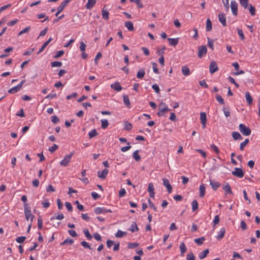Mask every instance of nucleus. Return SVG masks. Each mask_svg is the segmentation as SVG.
I'll list each match as a JSON object with an SVG mask.
<instances>
[{
	"label": "nucleus",
	"instance_id": "4468645a",
	"mask_svg": "<svg viewBox=\"0 0 260 260\" xmlns=\"http://www.w3.org/2000/svg\"><path fill=\"white\" fill-rule=\"evenodd\" d=\"M218 19L223 26H226V18L225 14L221 13L218 14Z\"/></svg>",
	"mask_w": 260,
	"mask_h": 260
},
{
	"label": "nucleus",
	"instance_id": "864d4df0",
	"mask_svg": "<svg viewBox=\"0 0 260 260\" xmlns=\"http://www.w3.org/2000/svg\"><path fill=\"white\" fill-rule=\"evenodd\" d=\"M130 2L136 3L139 8H142L143 5L141 3V0H129Z\"/></svg>",
	"mask_w": 260,
	"mask_h": 260
},
{
	"label": "nucleus",
	"instance_id": "ddd939ff",
	"mask_svg": "<svg viewBox=\"0 0 260 260\" xmlns=\"http://www.w3.org/2000/svg\"><path fill=\"white\" fill-rule=\"evenodd\" d=\"M110 87L111 88L113 89L116 91H119L121 90H122V87L120 85V83L119 82H116L113 84H112L110 85Z\"/></svg>",
	"mask_w": 260,
	"mask_h": 260
},
{
	"label": "nucleus",
	"instance_id": "b1692460",
	"mask_svg": "<svg viewBox=\"0 0 260 260\" xmlns=\"http://www.w3.org/2000/svg\"><path fill=\"white\" fill-rule=\"evenodd\" d=\"M123 102L125 105L128 107L129 108L131 107V102L129 100L128 96L127 95H123Z\"/></svg>",
	"mask_w": 260,
	"mask_h": 260
},
{
	"label": "nucleus",
	"instance_id": "c03bdc74",
	"mask_svg": "<svg viewBox=\"0 0 260 260\" xmlns=\"http://www.w3.org/2000/svg\"><path fill=\"white\" fill-rule=\"evenodd\" d=\"M74 240L70 238L66 239L64 241L60 243L61 245H64L67 243H69L70 245H71L73 243Z\"/></svg>",
	"mask_w": 260,
	"mask_h": 260
},
{
	"label": "nucleus",
	"instance_id": "5701e85b",
	"mask_svg": "<svg viewBox=\"0 0 260 260\" xmlns=\"http://www.w3.org/2000/svg\"><path fill=\"white\" fill-rule=\"evenodd\" d=\"M96 0H88V2L86 5V8L87 9H91L95 5Z\"/></svg>",
	"mask_w": 260,
	"mask_h": 260
},
{
	"label": "nucleus",
	"instance_id": "0e129e2a",
	"mask_svg": "<svg viewBox=\"0 0 260 260\" xmlns=\"http://www.w3.org/2000/svg\"><path fill=\"white\" fill-rule=\"evenodd\" d=\"M152 68H153V72L155 74H158V68L157 67L156 63H155V62H152Z\"/></svg>",
	"mask_w": 260,
	"mask_h": 260
},
{
	"label": "nucleus",
	"instance_id": "79ce46f5",
	"mask_svg": "<svg viewBox=\"0 0 260 260\" xmlns=\"http://www.w3.org/2000/svg\"><path fill=\"white\" fill-rule=\"evenodd\" d=\"M64 218L63 215L62 213H59L56 217H52L50 218L51 221L54 219L62 220Z\"/></svg>",
	"mask_w": 260,
	"mask_h": 260
},
{
	"label": "nucleus",
	"instance_id": "c9c22d12",
	"mask_svg": "<svg viewBox=\"0 0 260 260\" xmlns=\"http://www.w3.org/2000/svg\"><path fill=\"white\" fill-rule=\"evenodd\" d=\"M249 141L248 139H246L244 142L241 143L240 145V149L243 150L244 147L248 144Z\"/></svg>",
	"mask_w": 260,
	"mask_h": 260
},
{
	"label": "nucleus",
	"instance_id": "473e14b6",
	"mask_svg": "<svg viewBox=\"0 0 260 260\" xmlns=\"http://www.w3.org/2000/svg\"><path fill=\"white\" fill-rule=\"evenodd\" d=\"M20 88L17 85L14 87L11 88L8 90L9 93L14 94L18 92Z\"/></svg>",
	"mask_w": 260,
	"mask_h": 260
},
{
	"label": "nucleus",
	"instance_id": "603ef678",
	"mask_svg": "<svg viewBox=\"0 0 260 260\" xmlns=\"http://www.w3.org/2000/svg\"><path fill=\"white\" fill-rule=\"evenodd\" d=\"M216 99L217 101L221 104L223 105L224 104V100L223 99L221 95L219 94H216Z\"/></svg>",
	"mask_w": 260,
	"mask_h": 260
},
{
	"label": "nucleus",
	"instance_id": "bf43d9fd",
	"mask_svg": "<svg viewBox=\"0 0 260 260\" xmlns=\"http://www.w3.org/2000/svg\"><path fill=\"white\" fill-rule=\"evenodd\" d=\"M81 244L83 247H84L85 248L91 249V248L90 245L87 242H86L85 241H82L81 242Z\"/></svg>",
	"mask_w": 260,
	"mask_h": 260
},
{
	"label": "nucleus",
	"instance_id": "052dcab7",
	"mask_svg": "<svg viewBox=\"0 0 260 260\" xmlns=\"http://www.w3.org/2000/svg\"><path fill=\"white\" fill-rule=\"evenodd\" d=\"M30 29V27L29 26L26 27L25 28H24L23 30L19 31V33L18 34V35L21 36V35H22L24 33H27L29 30Z\"/></svg>",
	"mask_w": 260,
	"mask_h": 260
},
{
	"label": "nucleus",
	"instance_id": "774afa93",
	"mask_svg": "<svg viewBox=\"0 0 260 260\" xmlns=\"http://www.w3.org/2000/svg\"><path fill=\"white\" fill-rule=\"evenodd\" d=\"M152 88L155 90L156 93H159L160 91L159 87L158 85L156 84H153L152 86Z\"/></svg>",
	"mask_w": 260,
	"mask_h": 260
},
{
	"label": "nucleus",
	"instance_id": "58836bf2",
	"mask_svg": "<svg viewBox=\"0 0 260 260\" xmlns=\"http://www.w3.org/2000/svg\"><path fill=\"white\" fill-rule=\"evenodd\" d=\"M165 50L166 47L165 46H163L160 49L157 48V54L160 56H164Z\"/></svg>",
	"mask_w": 260,
	"mask_h": 260
},
{
	"label": "nucleus",
	"instance_id": "20e7f679",
	"mask_svg": "<svg viewBox=\"0 0 260 260\" xmlns=\"http://www.w3.org/2000/svg\"><path fill=\"white\" fill-rule=\"evenodd\" d=\"M239 130L244 136H249L251 134V129L244 124L241 123L239 125Z\"/></svg>",
	"mask_w": 260,
	"mask_h": 260
},
{
	"label": "nucleus",
	"instance_id": "72a5a7b5",
	"mask_svg": "<svg viewBox=\"0 0 260 260\" xmlns=\"http://www.w3.org/2000/svg\"><path fill=\"white\" fill-rule=\"evenodd\" d=\"M139 150H136L134 153H133V157L137 161H139L141 159V157L140 156V155L139 154Z\"/></svg>",
	"mask_w": 260,
	"mask_h": 260
},
{
	"label": "nucleus",
	"instance_id": "37998d69",
	"mask_svg": "<svg viewBox=\"0 0 260 260\" xmlns=\"http://www.w3.org/2000/svg\"><path fill=\"white\" fill-rule=\"evenodd\" d=\"M240 4L244 9H247L249 6L248 0H239Z\"/></svg>",
	"mask_w": 260,
	"mask_h": 260
},
{
	"label": "nucleus",
	"instance_id": "f3484780",
	"mask_svg": "<svg viewBox=\"0 0 260 260\" xmlns=\"http://www.w3.org/2000/svg\"><path fill=\"white\" fill-rule=\"evenodd\" d=\"M225 233V229L224 228H222L220 229V231L218 232V234L217 236V239L218 240H221L224 236Z\"/></svg>",
	"mask_w": 260,
	"mask_h": 260
},
{
	"label": "nucleus",
	"instance_id": "aec40b11",
	"mask_svg": "<svg viewBox=\"0 0 260 260\" xmlns=\"http://www.w3.org/2000/svg\"><path fill=\"white\" fill-rule=\"evenodd\" d=\"M232 136L235 140H242L243 139L240 134L237 132H233L232 134Z\"/></svg>",
	"mask_w": 260,
	"mask_h": 260
},
{
	"label": "nucleus",
	"instance_id": "9b49d317",
	"mask_svg": "<svg viewBox=\"0 0 260 260\" xmlns=\"http://www.w3.org/2000/svg\"><path fill=\"white\" fill-rule=\"evenodd\" d=\"M167 40H168L170 45L171 46H174V47L176 46L178 44V42H179V38H169L167 39Z\"/></svg>",
	"mask_w": 260,
	"mask_h": 260
},
{
	"label": "nucleus",
	"instance_id": "3c124183",
	"mask_svg": "<svg viewBox=\"0 0 260 260\" xmlns=\"http://www.w3.org/2000/svg\"><path fill=\"white\" fill-rule=\"evenodd\" d=\"M200 119H201V122H206L207 121L206 114L205 112H201Z\"/></svg>",
	"mask_w": 260,
	"mask_h": 260
},
{
	"label": "nucleus",
	"instance_id": "ea45409f",
	"mask_svg": "<svg viewBox=\"0 0 260 260\" xmlns=\"http://www.w3.org/2000/svg\"><path fill=\"white\" fill-rule=\"evenodd\" d=\"M98 135V133H97L95 129H93L91 131L89 132L88 135L89 137V138H92Z\"/></svg>",
	"mask_w": 260,
	"mask_h": 260
},
{
	"label": "nucleus",
	"instance_id": "6ab92c4d",
	"mask_svg": "<svg viewBox=\"0 0 260 260\" xmlns=\"http://www.w3.org/2000/svg\"><path fill=\"white\" fill-rule=\"evenodd\" d=\"M124 25L129 31H133L134 30L133 23L130 21L125 22Z\"/></svg>",
	"mask_w": 260,
	"mask_h": 260
},
{
	"label": "nucleus",
	"instance_id": "13d9d810",
	"mask_svg": "<svg viewBox=\"0 0 260 260\" xmlns=\"http://www.w3.org/2000/svg\"><path fill=\"white\" fill-rule=\"evenodd\" d=\"M186 259L187 260H196L195 257L192 252H190L186 255Z\"/></svg>",
	"mask_w": 260,
	"mask_h": 260
},
{
	"label": "nucleus",
	"instance_id": "bb28decb",
	"mask_svg": "<svg viewBox=\"0 0 260 260\" xmlns=\"http://www.w3.org/2000/svg\"><path fill=\"white\" fill-rule=\"evenodd\" d=\"M209 250L208 249H207L202 252H201L199 254V257L200 259H203L206 257L207 254L209 253Z\"/></svg>",
	"mask_w": 260,
	"mask_h": 260
},
{
	"label": "nucleus",
	"instance_id": "e433bc0d",
	"mask_svg": "<svg viewBox=\"0 0 260 260\" xmlns=\"http://www.w3.org/2000/svg\"><path fill=\"white\" fill-rule=\"evenodd\" d=\"M212 22L209 19H207L206 21V30L209 31L212 29Z\"/></svg>",
	"mask_w": 260,
	"mask_h": 260
},
{
	"label": "nucleus",
	"instance_id": "8fccbe9b",
	"mask_svg": "<svg viewBox=\"0 0 260 260\" xmlns=\"http://www.w3.org/2000/svg\"><path fill=\"white\" fill-rule=\"evenodd\" d=\"M62 62L58 61H55L51 62L52 67H60L62 66Z\"/></svg>",
	"mask_w": 260,
	"mask_h": 260
},
{
	"label": "nucleus",
	"instance_id": "e2e57ef3",
	"mask_svg": "<svg viewBox=\"0 0 260 260\" xmlns=\"http://www.w3.org/2000/svg\"><path fill=\"white\" fill-rule=\"evenodd\" d=\"M58 148V145H57L56 144H53V145L50 147L49 148V151L51 152V153H53L55 151H56Z\"/></svg>",
	"mask_w": 260,
	"mask_h": 260
},
{
	"label": "nucleus",
	"instance_id": "09e8293b",
	"mask_svg": "<svg viewBox=\"0 0 260 260\" xmlns=\"http://www.w3.org/2000/svg\"><path fill=\"white\" fill-rule=\"evenodd\" d=\"M208 45L211 49L212 50H214V40H211L209 38H207Z\"/></svg>",
	"mask_w": 260,
	"mask_h": 260
},
{
	"label": "nucleus",
	"instance_id": "4d7b16f0",
	"mask_svg": "<svg viewBox=\"0 0 260 260\" xmlns=\"http://www.w3.org/2000/svg\"><path fill=\"white\" fill-rule=\"evenodd\" d=\"M249 7V11L252 16H254L255 14V9L251 5L248 6Z\"/></svg>",
	"mask_w": 260,
	"mask_h": 260
},
{
	"label": "nucleus",
	"instance_id": "2f4dec72",
	"mask_svg": "<svg viewBox=\"0 0 260 260\" xmlns=\"http://www.w3.org/2000/svg\"><path fill=\"white\" fill-rule=\"evenodd\" d=\"M179 249L180 250L181 255H183L184 253L186 252V250H187L186 246L183 242H182L180 244V245L179 246Z\"/></svg>",
	"mask_w": 260,
	"mask_h": 260
},
{
	"label": "nucleus",
	"instance_id": "7c9ffc66",
	"mask_svg": "<svg viewBox=\"0 0 260 260\" xmlns=\"http://www.w3.org/2000/svg\"><path fill=\"white\" fill-rule=\"evenodd\" d=\"M71 0H64L62 2L60 6L58 7L59 11H62Z\"/></svg>",
	"mask_w": 260,
	"mask_h": 260
},
{
	"label": "nucleus",
	"instance_id": "a19ab883",
	"mask_svg": "<svg viewBox=\"0 0 260 260\" xmlns=\"http://www.w3.org/2000/svg\"><path fill=\"white\" fill-rule=\"evenodd\" d=\"M198 209V203L197 200H194L192 202V210L195 211Z\"/></svg>",
	"mask_w": 260,
	"mask_h": 260
},
{
	"label": "nucleus",
	"instance_id": "5fc2aeb1",
	"mask_svg": "<svg viewBox=\"0 0 260 260\" xmlns=\"http://www.w3.org/2000/svg\"><path fill=\"white\" fill-rule=\"evenodd\" d=\"M43 226V220L41 216H39L38 218V229L41 230Z\"/></svg>",
	"mask_w": 260,
	"mask_h": 260
},
{
	"label": "nucleus",
	"instance_id": "f257e3e1",
	"mask_svg": "<svg viewBox=\"0 0 260 260\" xmlns=\"http://www.w3.org/2000/svg\"><path fill=\"white\" fill-rule=\"evenodd\" d=\"M24 210L26 219L27 220L30 219V223H31L35 218V216L31 214L30 207L28 206L27 203L24 204Z\"/></svg>",
	"mask_w": 260,
	"mask_h": 260
},
{
	"label": "nucleus",
	"instance_id": "a211bd4d",
	"mask_svg": "<svg viewBox=\"0 0 260 260\" xmlns=\"http://www.w3.org/2000/svg\"><path fill=\"white\" fill-rule=\"evenodd\" d=\"M52 40V38H50L46 42H45L43 45H42V46L41 47V48L40 49V50H39V51L37 52V54H39V53H40L41 52H42L44 49L46 47V46L49 44V43Z\"/></svg>",
	"mask_w": 260,
	"mask_h": 260
},
{
	"label": "nucleus",
	"instance_id": "4c0bfd02",
	"mask_svg": "<svg viewBox=\"0 0 260 260\" xmlns=\"http://www.w3.org/2000/svg\"><path fill=\"white\" fill-rule=\"evenodd\" d=\"M109 125V122L107 119L101 120V127L103 129L106 128Z\"/></svg>",
	"mask_w": 260,
	"mask_h": 260
},
{
	"label": "nucleus",
	"instance_id": "f03ea898",
	"mask_svg": "<svg viewBox=\"0 0 260 260\" xmlns=\"http://www.w3.org/2000/svg\"><path fill=\"white\" fill-rule=\"evenodd\" d=\"M159 111L157 112V115L159 116H162L164 115V112H167L170 111L168 106L163 102L161 103L158 106Z\"/></svg>",
	"mask_w": 260,
	"mask_h": 260
},
{
	"label": "nucleus",
	"instance_id": "dca6fc26",
	"mask_svg": "<svg viewBox=\"0 0 260 260\" xmlns=\"http://www.w3.org/2000/svg\"><path fill=\"white\" fill-rule=\"evenodd\" d=\"M210 184L212 186L214 190H216L217 188L220 186V183L210 179Z\"/></svg>",
	"mask_w": 260,
	"mask_h": 260
},
{
	"label": "nucleus",
	"instance_id": "680f3d73",
	"mask_svg": "<svg viewBox=\"0 0 260 260\" xmlns=\"http://www.w3.org/2000/svg\"><path fill=\"white\" fill-rule=\"evenodd\" d=\"M237 31H238V34L239 35V36H240V38L241 40H244L245 39V37H244V34L242 31V30L241 29H240V28H238L237 29Z\"/></svg>",
	"mask_w": 260,
	"mask_h": 260
},
{
	"label": "nucleus",
	"instance_id": "c756f323",
	"mask_svg": "<svg viewBox=\"0 0 260 260\" xmlns=\"http://www.w3.org/2000/svg\"><path fill=\"white\" fill-rule=\"evenodd\" d=\"M129 230L133 233L139 231L137 224L136 222H133V223L131 224L130 228L129 229Z\"/></svg>",
	"mask_w": 260,
	"mask_h": 260
},
{
	"label": "nucleus",
	"instance_id": "69168bd1",
	"mask_svg": "<svg viewBox=\"0 0 260 260\" xmlns=\"http://www.w3.org/2000/svg\"><path fill=\"white\" fill-rule=\"evenodd\" d=\"M26 237L25 236H21L17 237L16 240L17 243H23Z\"/></svg>",
	"mask_w": 260,
	"mask_h": 260
},
{
	"label": "nucleus",
	"instance_id": "338daca9",
	"mask_svg": "<svg viewBox=\"0 0 260 260\" xmlns=\"http://www.w3.org/2000/svg\"><path fill=\"white\" fill-rule=\"evenodd\" d=\"M64 52L63 50L58 51V52H57L56 54L54 56V57L55 58H59L60 56H61L62 55H63L64 54Z\"/></svg>",
	"mask_w": 260,
	"mask_h": 260
},
{
	"label": "nucleus",
	"instance_id": "0eeeda50",
	"mask_svg": "<svg viewBox=\"0 0 260 260\" xmlns=\"http://www.w3.org/2000/svg\"><path fill=\"white\" fill-rule=\"evenodd\" d=\"M231 8L232 13L234 16H237L238 14V4L235 1H232L231 2Z\"/></svg>",
	"mask_w": 260,
	"mask_h": 260
},
{
	"label": "nucleus",
	"instance_id": "7ed1b4c3",
	"mask_svg": "<svg viewBox=\"0 0 260 260\" xmlns=\"http://www.w3.org/2000/svg\"><path fill=\"white\" fill-rule=\"evenodd\" d=\"M74 152L72 151L69 155H66L64 158L59 162L60 166L63 167H67L69 165L72 156L74 155Z\"/></svg>",
	"mask_w": 260,
	"mask_h": 260
},
{
	"label": "nucleus",
	"instance_id": "6e6d98bb",
	"mask_svg": "<svg viewBox=\"0 0 260 260\" xmlns=\"http://www.w3.org/2000/svg\"><path fill=\"white\" fill-rule=\"evenodd\" d=\"M138 245H139V244L137 243H131V242H129L127 244V247L129 249L135 248L138 247Z\"/></svg>",
	"mask_w": 260,
	"mask_h": 260
},
{
	"label": "nucleus",
	"instance_id": "4be33fe9",
	"mask_svg": "<svg viewBox=\"0 0 260 260\" xmlns=\"http://www.w3.org/2000/svg\"><path fill=\"white\" fill-rule=\"evenodd\" d=\"M199 190H200L199 196L200 198H203L205 196V190H206V188H205V185L204 184H202L200 186Z\"/></svg>",
	"mask_w": 260,
	"mask_h": 260
},
{
	"label": "nucleus",
	"instance_id": "1a4fd4ad",
	"mask_svg": "<svg viewBox=\"0 0 260 260\" xmlns=\"http://www.w3.org/2000/svg\"><path fill=\"white\" fill-rule=\"evenodd\" d=\"M163 184L167 187L168 192L171 193L172 191V187L170 183L169 180L167 179H162Z\"/></svg>",
	"mask_w": 260,
	"mask_h": 260
},
{
	"label": "nucleus",
	"instance_id": "2eb2a0df",
	"mask_svg": "<svg viewBox=\"0 0 260 260\" xmlns=\"http://www.w3.org/2000/svg\"><path fill=\"white\" fill-rule=\"evenodd\" d=\"M108 172H109L108 170H107L106 169L103 170L102 172L99 171L98 172V177L100 178L101 179H104L106 178Z\"/></svg>",
	"mask_w": 260,
	"mask_h": 260
},
{
	"label": "nucleus",
	"instance_id": "a878e982",
	"mask_svg": "<svg viewBox=\"0 0 260 260\" xmlns=\"http://www.w3.org/2000/svg\"><path fill=\"white\" fill-rule=\"evenodd\" d=\"M245 98L246 101L249 105H251L252 103V98L250 95V94L249 92H246L245 93Z\"/></svg>",
	"mask_w": 260,
	"mask_h": 260
},
{
	"label": "nucleus",
	"instance_id": "393cba45",
	"mask_svg": "<svg viewBox=\"0 0 260 260\" xmlns=\"http://www.w3.org/2000/svg\"><path fill=\"white\" fill-rule=\"evenodd\" d=\"M182 72L184 76H188L190 74V70L186 66H184L182 67Z\"/></svg>",
	"mask_w": 260,
	"mask_h": 260
},
{
	"label": "nucleus",
	"instance_id": "39448f33",
	"mask_svg": "<svg viewBox=\"0 0 260 260\" xmlns=\"http://www.w3.org/2000/svg\"><path fill=\"white\" fill-rule=\"evenodd\" d=\"M232 174L238 178H242L244 175V173L241 168H235L234 169V171L232 172Z\"/></svg>",
	"mask_w": 260,
	"mask_h": 260
},
{
	"label": "nucleus",
	"instance_id": "a18cd8bd",
	"mask_svg": "<svg viewBox=\"0 0 260 260\" xmlns=\"http://www.w3.org/2000/svg\"><path fill=\"white\" fill-rule=\"evenodd\" d=\"M133 126L132 124L127 121L125 122L124 123V128L126 130L130 131L132 129Z\"/></svg>",
	"mask_w": 260,
	"mask_h": 260
},
{
	"label": "nucleus",
	"instance_id": "c85d7f7f",
	"mask_svg": "<svg viewBox=\"0 0 260 260\" xmlns=\"http://www.w3.org/2000/svg\"><path fill=\"white\" fill-rule=\"evenodd\" d=\"M94 212L96 214L106 213V209L103 207H96L94 209Z\"/></svg>",
	"mask_w": 260,
	"mask_h": 260
},
{
	"label": "nucleus",
	"instance_id": "f704fd0d",
	"mask_svg": "<svg viewBox=\"0 0 260 260\" xmlns=\"http://www.w3.org/2000/svg\"><path fill=\"white\" fill-rule=\"evenodd\" d=\"M83 232L84 233L85 237L87 238L88 240H91L92 238V235L90 234L87 229H84L83 230Z\"/></svg>",
	"mask_w": 260,
	"mask_h": 260
},
{
	"label": "nucleus",
	"instance_id": "6e6552de",
	"mask_svg": "<svg viewBox=\"0 0 260 260\" xmlns=\"http://www.w3.org/2000/svg\"><path fill=\"white\" fill-rule=\"evenodd\" d=\"M218 70V67L215 61H212L209 66V71L211 74H213Z\"/></svg>",
	"mask_w": 260,
	"mask_h": 260
},
{
	"label": "nucleus",
	"instance_id": "de8ad7c7",
	"mask_svg": "<svg viewBox=\"0 0 260 260\" xmlns=\"http://www.w3.org/2000/svg\"><path fill=\"white\" fill-rule=\"evenodd\" d=\"M204 240H205L204 237H201L199 238L195 239L194 242L198 245H201L203 243V241Z\"/></svg>",
	"mask_w": 260,
	"mask_h": 260
},
{
	"label": "nucleus",
	"instance_id": "cd10ccee",
	"mask_svg": "<svg viewBox=\"0 0 260 260\" xmlns=\"http://www.w3.org/2000/svg\"><path fill=\"white\" fill-rule=\"evenodd\" d=\"M145 72L144 69H140L137 73V77L139 79H142L144 77Z\"/></svg>",
	"mask_w": 260,
	"mask_h": 260
},
{
	"label": "nucleus",
	"instance_id": "423d86ee",
	"mask_svg": "<svg viewBox=\"0 0 260 260\" xmlns=\"http://www.w3.org/2000/svg\"><path fill=\"white\" fill-rule=\"evenodd\" d=\"M207 52V49L206 46H200L198 48V56L199 58H202Z\"/></svg>",
	"mask_w": 260,
	"mask_h": 260
},
{
	"label": "nucleus",
	"instance_id": "49530a36",
	"mask_svg": "<svg viewBox=\"0 0 260 260\" xmlns=\"http://www.w3.org/2000/svg\"><path fill=\"white\" fill-rule=\"evenodd\" d=\"M126 232H122L120 230H118L115 234V236L117 238H121L126 235Z\"/></svg>",
	"mask_w": 260,
	"mask_h": 260
},
{
	"label": "nucleus",
	"instance_id": "9d476101",
	"mask_svg": "<svg viewBox=\"0 0 260 260\" xmlns=\"http://www.w3.org/2000/svg\"><path fill=\"white\" fill-rule=\"evenodd\" d=\"M147 190L149 192L150 197L153 198L154 197L155 192L152 183H149Z\"/></svg>",
	"mask_w": 260,
	"mask_h": 260
},
{
	"label": "nucleus",
	"instance_id": "f8f14e48",
	"mask_svg": "<svg viewBox=\"0 0 260 260\" xmlns=\"http://www.w3.org/2000/svg\"><path fill=\"white\" fill-rule=\"evenodd\" d=\"M222 188L225 191V195L233 193L229 183H226L225 185H223L222 186Z\"/></svg>",
	"mask_w": 260,
	"mask_h": 260
},
{
	"label": "nucleus",
	"instance_id": "412c9836",
	"mask_svg": "<svg viewBox=\"0 0 260 260\" xmlns=\"http://www.w3.org/2000/svg\"><path fill=\"white\" fill-rule=\"evenodd\" d=\"M105 6H104V7L103 8V9L102 10V15L103 19L107 20L109 19V14L108 11L106 9H105Z\"/></svg>",
	"mask_w": 260,
	"mask_h": 260
}]
</instances>
